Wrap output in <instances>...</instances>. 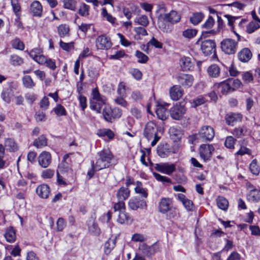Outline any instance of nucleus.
I'll return each instance as SVG.
<instances>
[{
	"label": "nucleus",
	"instance_id": "1",
	"mask_svg": "<svg viewBox=\"0 0 260 260\" xmlns=\"http://www.w3.org/2000/svg\"><path fill=\"white\" fill-rule=\"evenodd\" d=\"M215 136L213 128L209 125H204L199 130L198 133L190 136L188 137L189 143L194 144L200 141L202 142H210L212 141Z\"/></svg>",
	"mask_w": 260,
	"mask_h": 260
},
{
	"label": "nucleus",
	"instance_id": "2",
	"mask_svg": "<svg viewBox=\"0 0 260 260\" xmlns=\"http://www.w3.org/2000/svg\"><path fill=\"white\" fill-rule=\"evenodd\" d=\"M98 155L99 157L94 166L96 170L108 168L112 165L111 161L113 159V155L109 149H104L99 152Z\"/></svg>",
	"mask_w": 260,
	"mask_h": 260
},
{
	"label": "nucleus",
	"instance_id": "3",
	"mask_svg": "<svg viewBox=\"0 0 260 260\" xmlns=\"http://www.w3.org/2000/svg\"><path fill=\"white\" fill-rule=\"evenodd\" d=\"M158 211L162 213H169L167 218L171 219L176 215V211L172 204L171 199L169 198H162L161 199L158 206Z\"/></svg>",
	"mask_w": 260,
	"mask_h": 260
},
{
	"label": "nucleus",
	"instance_id": "4",
	"mask_svg": "<svg viewBox=\"0 0 260 260\" xmlns=\"http://www.w3.org/2000/svg\"><path fill=\"white\" fill-rule=\"evenodd\" d=\"M241 85L242 83L239 80L229 78L219 83V88L220 89L222 94H225L238 89Z\"/></svg>",
	"mask_w": 260,
	"mask_h": 260
},
{
	"label": "nucleus",
	"instance_id": "5",
	"mask_svg": "<svg viewBox=\"0 0 260 260\" xmlns=\"http://www.w3.org/2000/svg\"><path fill=\"white\" fill-rule=\"evenodd\" d=\"M220 47L225 54H234L237 50L238 42L232 39H224L220 43Z\"/></svg>",
	"mask_w": 260,
	"mask_h": 260
},
{
	"label": "nucleus",
	"instance_id": "6",
	"mask_svg": "<svg viewBox=\"0 0 260 260\" xmlns=\"http://www.w3.org/2000/svg\"><path fill=\"white\" fill-rule=\"evenodd\" d=\"M201 42V49L205 56H209L212 54L214 55L216 53V43L213 40H202V39L198 40L197 44Z\"/></svg>",
	"mask_w": 260,
	"mask_h": 260
},
{
	"label": "nucleus",
	"instance_id": "7",
	"mask_svg": "<svg viewBox=\"0 0 260 260\" xmlns=\"http://www.w3.org/2000/svg\"><path fill=\"white\" fill-rule=\"evenodd\" d=\"M186 110L187 109L184 105L177 103L170 108V116L174 120H180L186 113Z\"/></svg>",
	"mask_w": 260,
	"mask_h": 260
},
{
	"label": "nucleus",
	"instance_id": "8",
	"mask_svg": "<svg viewBox=\"0 0 260 260\" xmlns=\"http://www.w3.org/2000/svg\"><path fill=\"white\" fill-rule=\"evenodd\" d=\"M128 208L132 210L140 209H146L147 203L144 199H141L139 197H135L131 198L128 202Z\"/></svg>",
	"mask_w": 260,
	"mask_h": 260
},
{
	"label": "nucleus",
	"instance_id": "9",
	"mask_svg": "<svg viewBox=\"0 0 260 260\" xmlns=\"http://www.w3.org/2000/svg\"><path fill=\"white\" fill-rule=\"evenodd\" d=\"M155 169L160 173L170 175L176 170V166L174 164L168 162L156 164Z\"/></svg>",
	"mask_w": 260,
	"mask_h": 260
},
{
	"label": "nucleus",
	"instance_id": "10",
	"mask_svg": "<svg viewBox=\"0 0 260 260\" xmlns=\"http://www.w3.org/2000/svg\"><path fill=\"white\" fill-rule=\"evenodd\" d=\"M215 23L214 19L212 16H209L208 19L203 24L202 28L203 29L202 33V37L206 38L209 35H214L216 34V31L211 29Z\"/></svg>",
	"mask_w": 260,
	"mask_h": 260
},
{
	"label": "nucleus",
	"instance_id": "11",
	"mask_svg": "<svg viewBox=\"0 0 260 260\" xmlns=\"http://www.w3.org/2000/svg\"><path fill=\"white\" fill-rule=\"evenodd\" d=\"M214 148L212 144H203L200 145L199 153L204 160H208L211 157Z\"/></svg>",
	"mask_w": 260,
	"mask_h": 260
},
{
	"label": "nucleus",
	"instance_id": "12",
	"mask_svg": "<svg viewBox=\"0 0 260 260\" xmlns=\"http://www.w3.org/2000/svg\"><path fill=\"white\" fill-rule=\"evenodd\" d=\"M180 64L183 71H191L194 68V61L192 57L183 56L180 59Z\"/></svg>",
	"mask_w": 260,
	"mask_h": 260
},
{
	"label": "nucleus",
	"instance_id": "13",
	"mask_svg": "<svg viewBox=\"0 0 260 260\" xmlns=\"http://www.w3.org/2000/svg\"><path fill=\"white\" fill-rule=\"evenodd\" d=\"M95 46L98 49H108L111 46L112 43L109 39L105 35L99 36L95 41Z\"/></svg>",
	"mask_w": 260,
	"mask_h": 260
},
{
	"label": "nucleus",
	"instance_id": "14",
	"mask_svg": "<svg viewBox=\"0 0 260 260\" xmlns=\"http://www.w3.org/2000/svg\"><path fill=\"white\" fill-rule=\"evenodd\" d=\"M157 132L158 128L155 123L153 121H149L145 126L144 131V136L149 140L153 138L154 135H156Z\"/></svg>",
	"mask_w": 260,
	"mask_h": 260
},
{
	"label": "nucleus",
	"instance_id": "15",
	"mask_svg": "<svg viewBox=\"0 0 260 260\" xmlns=\"http://www.w3.org/2000/svg\"><path fill=\"white\" fill-rule=\"evenodd\" d=\"M177 79L178 83L185 88L190 87L193 81V76L189 74H180L177 76Z\"/></svg>",
	"mask_w": 260,
	"mask_h": 260
},
{
	"label": "nucleus",
	"instance_id": "16",
	"mask_svg": "<svg viewBox=\"0 0 260 260\" xmlns=\"http://www.w3.org/2000/svg\"><path fill=\"white\" fill-rule=\"evenodd\" d=\"M242 119V115L238 113H229L225 115V120L229 125L233 126L237 122H241Z\"/></svg>",
	"mask_w": 260,
	"mask_h": 260
},
{
	"label": "nucleus",
	"instance_id": "17",
	"mask_svg": "<svg viewBox=\"0 0 260 260\" xmlns=\"http://www.w3.org/2000/svg\"><path fill=\"white\" fill-rule=\"evenodd\" d=\"M69 157V154L64 155L62 161L58 165L59 171H59L61 173H69L72 171L70 164L71 160Z\"/></svg>",
	"mask_w": 260,
	"mask_h": 260
},
{
	"label": "nucleus",
	"instance_id": "18",
	"mask_svg": "<svg viewBox=\"0 0 260 260\" xmlns=\"http://www.w3.org/2000/svg\"><path fill=\"white\" fill-rule=\"evenodd\" d=\"M162 19L166 22L174 24L179 22L181 19L180 14L176 11L172 10L170 13L165 14Z\"/></svg>",
	"mask_w": 260,
	"mask_h": 260
},
{
	"label": "nucleus",
	"instance_id": "19",
	"mask_svg": "<svg viewBox=\"0 0 260 260\" xmlns=\"http://www.w3.org/2000/svg\"><path fill=\"white\" fill-rule=\"evenodd\" d=\"M51 156L49 152L47 151L42 152L38 157L39 165L43 168H46L51 163Z\"/></svg>",
	"mask_w": 260,
	"mask_h": 260
},
{
	"label": "nucleus",
	"instance_id": "20",
	"mask_svg": "<svg viewBox=\"0 0 260 260\" xmlns=\"http://www.w3.org/2000/svg\"><path fill=\"white\" fill-rule=\"evenodd\" d=\"M37 195L42 199H46L49 198L50 193L49 186L45 184L39 185L36 189Z\"/></svg>",
	"mask_w": 260,
	"mask_h": 260
},
{
	"label": "nucleus",
	"instance_id": "21",
	"mask_svg": "<svg viewBox=\"0 0 260 260\" xmlns=\"http://www.w3.org/2000/svg\"><path fill=\"white\" fill-rule=\"evenodd\" d=\"M140 249L142 250L144 255L148 257H150L156 252L158 250V248L156 247V243H154L151 246H148L145 243H143L140 246Z\"/></svg>",
	"mask_w": 260,
	"mask_h": 260
},
{
	"label": "nucleus",
	"instance_id": "22",
	"mask_svg": "<svg viewBox=\"0 0 260 260\" xmlns=\"http://www.w3.org/2000/svg\"><path fill=\"white\" fill-rule=\"evenodd\" d=\"M183 94V90L178 85H174L170 89V97L173 101H178Z\"/></svg>",
	"mask_w": 260,
	"mask_h": 260
},
{
	"label": "nucleus",
	"instance_id": "23",
	"mask_svg": "<svg viewBox=\"0 0 260 260\" xmlns=\"http://www.w3.org/2000/svg\"><path fill=\"white\" fill-rule=\"evenodd\" d=\"M169 133L171 139L175 142L179 141L182 135L180 127L177 126L171 127L169 130Z\"/></svg>",
	"mask_w": 260,
	"mask_h": 260
},
{
	"label": "nucleus",
	"instance_id": "24",
	"mask_svg": "<svg viewBox=\"0 0 260 260\" xmlns=\"http://www.w3.org/2000/svg\"><path fill=\"white\" fill-rule=\"evenodd\" d=\"M238 59L242 62H248L252 57V53L248 48L242 49L238 53Z\"/></svg>",
	"mask_w": 260,
	"mask_h": 260
},
{
	"label": "nucleus",
	"instance_id": "25",
	"mask_svg": "<svg viewBox=\"0 0 260 260\" xmlns=\"http://www.w3.org/2000/svg\"><path fill=\"white\" fill-rule=\"evenodd\" d=\"M30 11L34 16L41 17L42 13V6L37 1L33 2L30 6Z\"/></svg>",
	"mask_w": 260,
	"mask_h": 260
},
{
	"label": "nucleus",
	"instance_id": "26",
	"mask_svg": "<svg viewBox=\"0 0 260 260\" xmlns=\"http://www.w3.org/2000/svg\"><path fill=\"white\" fill-rule=\"evenodd\" d=\"M133 221V218L125 212V210L118 213L117 221L120 224H129L131 223Z\"/></svg>",
	"mask_w": 260,
	"mask_h": 260
},
{
	"label": "nucleus",
	"instance_id": "27",
	"mask_svg": "<svg viewBox=\"0 0 260 260\" xmlns=\"http://www.w3.org/2000/svg\"><path fill=\"white\" fill-rule=\"evenodd\" d=\"M157 153L161 158L168 157L171 153V149L167 144H159L157 147Z\"/></svg>",
	"mask_w": 260,
	"mask_h": 260
},
{
	"label": "nucleus",
	"instance_id": "28",
	"mask_svg": "<svg viewBox=\"0 0 260 260\" xmlns=\"http://www.w3.org/2000/svg\"><path fill=\"white\" fill-rule=\"evenodd\" d=\"M106 99H103L102 100L91 101L90 102V108L91 110L95 111L98 113H101L102 108L106 105Z\"/></svg>",
	"mask_w": 260,
	"mask_h": 260
},
{
	"label": "nucleus",
	"instance_id": "29",
	"mask_svg": "<svg viewBox=\"0 0 260 260\" xmlns=\"http://www.w3.org/2000/svg\"><path fill=\"white\" fill-rule=\"evenodd\" d=\"M130 195V191L127 187H121L117 191L116 197L119 201H123L127 199Z\"/></svg>",
	"mask_w": 260,
	"mask_h": 260
},
{
	"label": "nucleus",
	"instance_id": "30",
	"mask_svg": "<svg viewBox=\"0 0 260 260\" xmlns=\"http://www.w3.org/2000/svg\"><path fill=\"white\" fill-rule=\"evenodd\" d=\"M4 236L7 242L13 243L16 240V231L13 227L10 226L6 230Z\"/></svg>",
	"mask_w": 260,
	"mask_h": 260
},
{
	"label": "nucleus",
	"instance_id": "31",
	"mask_svg": "<svg viewBox=\"0 0 260 260\" xmlns=\"http://www.w3.org/2000/svg\"><path fill=\"white\" fill-rule=\"evenodd\" d=\"M112 108L109 106H105L102 111V114L105 120L108 122L112 123L113 121Z\"/></svg>",
	"mask_w": 260,
	"mask_h": 260
},
{
	"label": "nucleus",
	"instance_id": "32",
	"mask_svg": "<svg viewBox=\"0 0 260 260\" xmlns=\"http://www.w3.org/2000/svg\"><path fill=\"white\" fill-rule=\"evenodd\" d=\"M207 72L210 77L217 78L219 76L220 69L218 65L213 64L208 67Z\"/></svg>",
	"mask_w": 260,
	"mask_h": 260
},
{
	"label": "nucleus",
	"instance_id": "33",
	"mask_svg": "<svg viewBox=\"0 0 260 260\" xmlns=\"http://www.w3.org/2000/svg\"><path fill=\"white\" fill-rule=\"evenodd\" d=\"M14 96V91L11 89L4 88L1 93V97L3 100L7 104H10Z\"/></svg>",
	"mask_w": 260,
	"mask_h": 260
},
{
	"label": "nucleus",
	"instance_id": "34",
	"mask_svg": "<svg viewBox=\"0 0 260 260\" xmlns=\"http://www.w3.org/2000/svg\"><path fill=\"white\" fill-rule=\"evenodd\" d=\"M47 144V140L44 135H42L36 139L33 142V145L37 148H42L46 146Z\"/></svg>",
	"mask_w": 260,
	"mask_h": 260
},
{
	"label": "nucleus",
	"instance_id": "35",
	"mask_svg": "<svg viewBox=\"0 0 260 260\" xmlns=\"http://www.w3.org/2000/svg\"><path fill=\"white\" fill-rule=\"evenodd\" d=\"M216 204L218 207L223 211H226L229 207L228 201L223 197H218L216 199Z\"/></svg>",
	"mask_w": 260,
	"mask_h": 260
},
{
	"label": "nucleus",
	"instance_id": "36",
	"mask_svg": "<svg viewBox=\"0 0 260 260\" xmlns=\"http://www.w3.org/2000/svg\"><path fill=\"white\" fill-rule=\"evenodd\" d=\"M247 129L246 127L244 125H243L240 127H236L232 130L231 133L239 138L241 137L242 136H245L247 132Z\"/></svg>",
	"mask_w": 260,
	"mask_h": 260
},
{
	"label": "nucleus",
	"instance_id": "37",
	"mask_svg": "<svg viewBox=\"0 0 260 260\" xmlns=\"http://www.w3.org/2000/svg\"><path fill=\"white\" fill-rule=\"evenodd\" d=\"M116 239H109L104 244V252L106 254H109L112 249H113L116 244Z\"/></svg>",
	"mask_w": 260,
	"mask_h": 260
},
{
	"label": "nucleus",
	"instance_id": "38",
	"mask_svg": "<svg viewBox=\"0 0 260 260\" xmlns=\"http://www.w3.org/2000/svg\"><path fill=\"white\" fill-rule=\"evenodd\" d=\"M70 29L66 24H60L57 27V32L60 37L63 38L69 36Z\"/></svg>",
	"mask_w": 260,
	"mask_h": 260
},
{
	"label": "nucleus",
	"instance_id": "39",
	"mask_svg": "<svg viewBox=\"0 0 260 260\" xmlns=\"http://www.w3.org/2000/svg\"><path fill=\"white\" fill-rule=\"evenodd\" d=\"M90 7L88 5L82 3L78 9V14L83 17H87L89 15Z\"/></svg>",
	"mask_w": 260,
	"mask_h": 260
},
{
	"label": "nucleus",
	"instance_id": "40",
	"mask_svg": "<svg viewBox=\"0 0 260 260\" xmlns=\"http://www.w3.org/2000/svg\"><path fill=\"white\" fill-rule=\"evenodd\" d=\"M157 117L162 120H165L167 119L166 109L162 106H159L155 110Z\"/></svg>",
	"mask_w": 260,
	"mask_h": 260
},
{
	"label": "nucleus",
	"instance_id": "41",
	"mask_svg": "<svg viewBox=\"0 0 260 260\" xmlns=\"http://www.w3.org/2000/svg\"><path fill=\"white\" fill-rule=\"evenodd\" d=\"M22 83L23 86L26 88H32L35 86V83L29 75L24 76L22 78Z\"/></svg>",
	"mask_w": 260,
	"mask_h": 260
},
{
	"label": "nucleus",
	"instance_id": "42",
	"mask_svg": "<svg viewBox=\"0 0 260 260\" xmlns=\"http://www.w3.org/2000/svg\"><path fill=\"white\" fill-rule=\"evenodd\" d=\"M5 147L10 151H15L17 150V146L14 140L11 138L7 139L5 142Z\"/></svg>",
	"mask_w": 260,
	"mask_h": 260
},
{
	"label": "nucleus",
	"instance_id": "43",
	"mask_svg": "<svg viewBox=\"0 0 260 260\" xmlns=\"http://www.w3.org/2000/svg\"><path fill=\"white\" fill-rule=\"evenodd\" d=\"M204 14L201 12L194 13L192 14V16L190 18V21L194 25L198 24L203 19Z\"/></svg>",
	"mask_w": 260,
	"mask_h": 260
},
{
	"label": "nucleus",
	"instance_id": "44",
	"mask_svg": "<svg viewBox=\"0 0 260 260\" xmlns=\"http://www.w3.org/2000/svg\"><path fill=\"white\" fill-rule=\"evenodd\" d=\"M63 4L65 9L76 11L77 2L75 0H63Z\"/></svg>",
	"mask_w": 260,
	"mask_h": 260
},
{
	"label": "nucleus",
	"instance_id": "45",
	"mask_svg": "<svg viewBox=\"0 0 260 260\" xmlns=\"http://www.w3.org/2000/svg\"><path fill=\"white\" fill-rule=\"evenodd\" d=\"M10 63L13 66H20L23 62V59L16 54H12L10 58Z\"/></svg>",
	"mask_w": 260,
	"mask_h": 260
},
{
	"label": "nucleus",
	"instance_id": "46",
	"mask_svg": "<svg viewBox=\"0 0 260 260\" xmlns=\"http://www.w3.org/2000/svg\"><path fill=\"white\" fill-rule=\"evenodd\" d=\"M97 134L99 137L107 136L110 139H112L114 136V133L110 129H100Z\"/></svg>",
	"mask_w": 260,
	"mask_h": 260
},
{
	"label": "nucleus",
	"instance_id": "47",
	"mask_svg": "<svg viewBox=\"0 0 260 260\" xmlns=\"http://www.w3.org/2000/svg\"><path fill=\"white\" fill-rule=\"evenodd\" d=\"M135 22L143 27H146L149 24V20L146 15H143L139 17L136 18L135 19Z\"/></svg>",
	"mask_w": 260,
	"mask_h": 260
},
{
	"label": "nucleus",
	"instance_id": "48",
	"mask_svg": "<svg viewBox=\"0 0 260 260\" xmlns=\"http://www.w3.org/2000/svg\"><path fill=\"white\" fill-rule=\"evenodd\" d=\"M89 231L95 236H98L101 233V230L98 223L93 220L91 225L88 226Z\"/></svg>",
	"mask_w": 260,
	"mask_h": 260
},
{
	"label": "nucleus",
	"instance_id": "49",
	"mask_svg": "<svg viewBox=\"0 0 260 260\" xmlns=\"http://www.w3.org/2000/svg\"><path fill=\"white\" fill-rule=\"evenodd\" d=\"M249 199L253 202H258L260 201V189L251 190L249 194Z\"/></svg>",
	"mask_w": 260,
	"mask_h": 260
},
{
	"label": "nucleus",
	"instance_id": "50",
	"mask_svg": "<svg viewBox=\"0 0 260 260\" xmlns=\"http://www.w3.org/2000/svg\"><path fill=\"white\" fill-rule=\"evenodd\" d=\"M259 25L257 22L252 21L250 22L246 27V32L248 34H251L259 28Z\"/></svg>",
	"mask_w": 260,
	"mask_h": 260
},
{
	"label": "nucleus",
	"instance_id": "51",
	"mask_svg": "<svg viewBox=\"0 0 260 260\" xmlns=\"http://www.w3.org/2000/svg\"><path fill=\"white\" fill-rule=\"evenodd\" d=\"M249 170L253 175H257L260 171V168L257 164L256 159H253L249 165Z\"/></svg>",
	"mask_w": 260,
	"mask_h": 260
},
{
	"label": "nucleus",
	"instance_id": "52",
	"mask_svg": "<svg viewBox=\"0 0 260 260\" xmlns=\"http://www.w3.org/2000/svg\"><path fill=\"white\" fill-rule=\"evenodd\" d=\"M11 45L13 48L23 50L24 48L23 43L19 39L16 38L11 42Z\"/></svg>",
	"mask_w": 260,
	"mask_h": 260
},
{
	"label": "nucleus",
	"instance_id": "53",
	"mask_svg": "<svg viewBox=\"0 0 260 260\" xmlns=\"http://www.w3.org/2000/svg\"><path fill=\"white\" fill-rule=\"evenodd\" d=\"M74 43L73 42H71L70 43H65L63 42L62 40H60L59 42V46L63 50L66 51H70L71 50L74 48Z\"/></svg>",
	"mask_w": 260,
	"mask_h": 260
},
{
	"label": "nucleus",
	"instance_id": "54",
	"mask_svg": "<svg viewBox=\"0 0 260 260\" xmlns=\"http://www.w3.org/2000/svg\"><path fill=\"white\" fill-rule=\"evenodd\" d=\"M102 15L111 23L114 24L115 23L116 18L113 17L110 14L108 13L107 9L105 8H103L102 9Z\"/></svg>",
	"mask_w": 260,
	"mask_h": 260
},
{
	"label": "nucleus",
	"instance_id": "55",
	"mask_svg": "<svg viewBox=\"0 0 260 260\" xmlns=\"http://www.w3.org/2000/svg\"><path fill=\"white\" fill-rule=\"evenodd\" d=\"M197 34L196 29H187L182 32V35L184 38L191 39L194 37Z\"/></svg>",
	"mask_w": 260,
	"mask_h": 260
},
{
	"label": "nucleus",
	"instance_id": "56",
	"mask_svg": "<svg viewBox=\"0 0 260 260\" xmlns=\"http://www.w3.org/2000/svg\"><path fill=\"white\" fill-rule=\"evenodd\" d=\"M135 56L138 58V61L139 63H145L148 60V57L139 50L136 51Z\"/></svg>",
	"mask_w": 260,
	"mask_h": 260
},
{
	"label": "nucleus",
	"instance_id": "57",
	"mask_svg": "<svg viewBox=\"0 0 260 260\" xmlns=\"http://www.w3.org/2000/svg\"><path fill=\"white\" fill-rule=\"evenodd\" d=\"M55 114L59 116H65L67 115V112L65 108L60 104H58L53 109Z\"/></svg>",
	"mask_w": 260,
	"mask_h": 260
},
{
	"label": "nucleus",
	"instance_id": "58",
	"mask_svg": "<svg viewBox=\"0 0 260 260\" xmlns=\"http://www.w3.org/2000/svg\"><path fill=\"white\" fill-rule=\"evenodd\" d=\"M113 209L114 212H118L119 213L125 210L124 202L122 201H119L118 202L114 205Z\"/></svg>",
	"mask_w": 260,
	"mask_h": 260
},
{
	"label": "nucleus",
	"instance_id": "59",
	"mask_svg": "<svg viewBox=\"0 0 260 260\" xmlns=\"http://www.w3.org/2000/svg\"><path fill=\"white\" fill-rule=\"evenodd\" d=\"M235 141L236 139H235L232 136H228L225 139L224 145L228 148L233 149L234 148Z\"/></svg>",
	"mask_w": 260,
	"mask_h": 260
},
{
	"label": "nucleus",
	"instance_id": "60",
	"mask_svg": "<svg viewBox=\"0 0 260 260\" xmlns=\"http://www.w3.org/2000/svg\"><path fill=\"white\" fill-rule=\"evenodd\" d=\"M153 175L156 180L162 183H170L171 182V179L166 176H162L157 173L153 172Z\"/></svg>",
	"mask_w": 260,
	"mask_h": 260
},
{
	"label": "nucleus",
	"instance_id": "61",
	"mask_svg": "<svg viewBox=\"0 0 260 260\" xmlns=\"http://www.w3.org/2000/svg\"><path fill=\"white\" fill-rule=\"evenodd\" d=\"M57 231H62L66 226V223L63 218H59L56 222Z\"/></svg>",
	"mask_w": 260,
	"mask_h": 260
},
{
	"label": "nucleus",
	"instance_id": "62",
	"mask_svg": "<svg viewBox=\"0 0 260 260\" xmlns=\"http://www.w3.org/2000/svg\"><path fill=\"white\" fill-rule=\"evenodd\" d=\"M92 96L93 100L95 101H99L100 100H102L103 99L106 98L105 96L102 95L100 93L98 88H96L92 89Z\"/></svg>",
	"mask_w": 260,
	"mask_h": 260
},
{
	"label": "nucleus",
	"instance_id": "63",
	"mask_svg": "<svg viewBox=\"0 0 260 260\" xmlns=\"http://www.w3.org/2000/svg\"><path fill=\"white\" fill-rule=\"evenodd\" d=\"M130 73L137 80H139L142 78V74L139 69H133L131 70Z\"/></svg>",
	"mask_w": 260,
	"mask_h": 260
},
{
	"label": "nucleus",
	"instance_id": "64",
	"mask_svg": "<svg viewBox=\"0 0 260 260\" xmlns=\"http://www.w3.org/2000/svg\"><path fill=\"white\" fill-rule=\"evenodd\" d=\"M242 79L245 82L248 83L252 82L253 80V78L251 73L249 72H246L242 74Z\"/></svg>",
	"mask_w": 260,
	"mask_h": 260
}]
</instances>
